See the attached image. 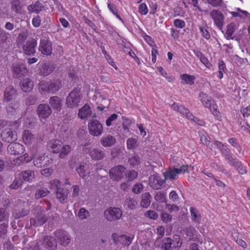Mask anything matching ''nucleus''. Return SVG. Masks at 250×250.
<instances>
[{
    "instance_id": "bb28decb",
    "label": "nucleus",
    "mask_w": 250,
    "mask_h": 250,
    "mask_svg": "<svg viewBox=\"0 0 250 250\" xmlns=\"http://www.w3.org/2000/svg\"><path fill=\"white\" fill-rule=\"evenodd\" d=\"M42 245L47 249L54 250L57 244L54 238L51 236H45L43 239Z\"/></svg>"
},
{
    "instance_id": "6ab92c4d",
    "label": "nucleus",
    "mask_w": 250,
    "mask_h": 250,
    "mask_svg": "<svg viewBox=\"0 0 250 250\" xmlns=\"http://www.w3.org/2000/svg\"><path fill=\"white\" fill-rule=\"evenodd\" d=\"M165 182V179L163 180L160 179V177L157 173L151 175L149 177V184L154 189H158L160 188Z\"/></svg>"
},
{
    "instance_id": "b1692460",
    "label": "nucleus",
    "mask_w": 250,
    "mask_h": 250,
    "mask_svg": "<svg viewBox=\"0 0 250 250\" xmlns=\"http://www.w3.org/2000/svg\"><path fill=\"white\" fill-rule=\"evenodd\" d=\"M21 104L18 101L9 103L6 106V111L9 115H14L19 113L20 110Z\"/></svg>"
},
{
    "instance_id": "ddd939ff",
    "label": "nucleus",
    "mask_w": 250,
    "mask_h": 250,
    "mask_svg": "<svg viewBox=\"0 0 250 250\" xmlns=\"http://www.w3.org/2000/svg\"><path fill=\"white\" fill-rule=\"evenodd\" d=\"M210 16L213 19L216 26L220 30H222L225 19L223 14L219 10H213L210 13Z\"/></svg>"
},
{
    "instance_id": "f03ea898",
    "label": "nucleus",
    "mask_w": 250,
    "mask_h": 250,
    "mask_svg": "<svg viewBox=\"0 0 250 250\" xmlns=\"http://www.w3.org/2000/svg\"><path fill=\"white\" fill-rule=\"evenodd\" d=\"M62 86V82L59 78L53 79L49 81H42L38 84L39 90L42 94L46 93L55 94Z\"/></svg>"
},
{
    "instance_id": "49530a36",
    "label": "nucleus",
    "mask_w": 250,
    "mask_h": 250,
    "mask_svg": "<svg viewBox=\"0 0 250 250\" xmlns=\"http://www.w3.org/2000/svg\"><path fill=\"white\" fill-rule=\"evenodd\" d=\"M128 163L131 168H135L141 163L140 158L137 155H135L128 159Z\"/></svg>"
},
{
    "instance_id": "2eb2a0df",
    "label": "nucleus",
    "mask_w": 250,
    "mask_h": 250,
    "mask_svg": "<svg viewBox=\"0 0 250 250\" xmlns=\"http://www.w3.org/2000/svg\"><path fill=\"white\" fill-rule=\"evenodd\" d=\"M54 235L60 245L65 247L70 243V239L68 236L66 231L58 229L54 231Z\"/></svg>"
},
{
    "instance_id": "e2e57ef3",
    "label": "nucleus",
    "mask_w": 250,
    "mask_h": 250,
    "mask_svg": "<svg viewBox=\"0 0 250 250\" xmlns=\"http://www.w3.org/2000/svg\"><path fill=\"white\" fill-rule=\"evenodd\" d=\"M61 188V183L59 180L54 179L50 182V188L55 190L56 192Z\"/></svg>"
},
{
    "instance_id": "7c9ffc66",
    "label": "nucleus",
    "mask_w": 250,
    "mask_h": 250,
    "mask_svg": "<svg viewBox=\"0 0 250 250\" xmlns=\"http://www.w3.org/2000/svg\"><path fill=\"white\" fill-rule=\"evenodd\" d=\"M44 6L39 0L36 1L34 3H32L27 6V10L30 13L39 14L44 8Z\"/></svg>"
},
{
    "instance_id": "09e8293b",
    "label": "nucleus",
    "mask_w": 250,
    "mask_h": 250,
    "mask_svg": "<svg viewBox=\"0 0 250 250\" xmlns=\"http://www.w3.org/2000/svg\"><path fill=\"white\" fill-rule=\"evenodd\" d=\"M235 24L233 22H231L227 26L226 31V39L227 40L233 39L234 37H232V35L235 30Z\"/></svg>"
},
{
    "instance_id": "f704fd0d",
    "label": "nucleus",
    "mask_w": 250,
    "mask_h": 250,
    "mask_svg": "<svg viewBox=\"0 0 250 250\" xmlns=\"http://www.w3.org/2000/svg\"><path fill=\"white\" fill-rule=\"evenodd\" d=\"M175 169L172 167H169V168L166 172H163V176L165 182L167 180L173 181L178 178V176L177 175Z\"/></svg>"
},
{
    "instance_id": "a211bd4d",
    "label": "nucleus",
    "mask_w": 250,
    "mask_h": 250,
    "mask_svg": "<svg viewBox=\"0 0 250 250\" xmlns=\"http://www.w3.org/2000/svg\"><path fill=\"white\" fill-rule=\"evenodd\" d=\"M23 0H11L10 1L11 10L15 15L23 14Z\"/></svg>"
},
{
    "instance_id": "864d4df0",
    "label": "nucleus",
    "mask_w": 250,
    "mask_h": 250,
    "mask_svg": "<svg viewBox=\"0 0 250 250\" xmlns=\"http://www.w3.org/2000/svg\"><path fill=\"white\" fill-rule=\"evenodd\" d=\"M218 73L219 75L218 77L221 79L223 77V72L225 73L227 70V68L225 62L222 60H219L218 63Z\"/></svg>"
},
{
    "instance_id": "c03bdc74",
    "label": "nucleus",
    "mask_w": 250,
    "mask_h": 250,
    "mask_svg": "<svg viewBox=\"0 0 250 250\" xmlns=\"http://www.w3.org/2000/svg\"><path fill=\"white\" fill-rule=\"evenodd\" d=\"M86 167L87 165L86 163H81L76 169L79 176L83 179H85L87 177L85 172Z\"/></svg>"
},
{
    "instance_id": "603ef678",
    "label": "nucleus",
    "mask_w": 250,
    "mask_h": 250,
    "mask_svg": "<svg viewBox=\"0 0 250 250\" xmlns=\"http://www.w3.org/2000/svg\"><path fill=\"white\" fill-rule=\"evenodd\" d=\"M171 107L174 110L178 111L182 115H184V113H186V112H188V108H186L183 105H179L178 104L176 103H174L171 105Z\"/></svg>"
},
{
    "instance_id": "13d9d810",
    "label": "nucleus",
    "mask_w": 250,
    "mask_h": 250,
    "mask_svg": "<svg viewBox=\"0 0 250 250\" xmlns=\"http://www.w3.org/2000/svg\"><path fill=\"white\" fill-rule=\"evenodd\" d=\"M78 216L81 220H84L90 216V213L84 208H81L78 212Z\"/></svg>"
},
{
    "instance_id": "79ce46f5",
    "label": "nucleus",
    "mask_w": 250,
    "mask_h": 250,
    "mask_svg": "<svg viewBox=\"0 0 250 250\" xmlns=\"http://www.w3.org/2000/svg\"><path fill=\"white\" fill-rule=\"evenodd\" d=\"M125 178L127 182H132L136 179L138 175L137 171L134 170L128 169L125 171Z\"/></svg>"
},
{
    "instance_id": "e433bc0d",
    "label": "nucleus",
    "mask_w": 250,
    "mask_h": 250,
    "mask_svg": "<svg viewBox=\"0 0 250 250\" xmlns=\"http://www.w3.org/2000/svg\"><path fill=\"white\" fill-rule=\"evenodd\" d=\"M151 196L149 192H145L142 195L140 206L144 208H147L151 202Z\"/></svg>"
},
{
    "instance_id": "6e6d98bb",
    "label": "nucleus",
    "mask_w": 250,
    "mask_h": 250,
    "mask_svg": "<svg viewBox=\"0 0 250 250\" xmlns=\"http://www.w3.org/2000/svg\"><path fill=\"white\" fill-rule=\"evenodd\" d=\"M45 159L46 158L44 155L39 156L37 159L33 161L34 166L38 167H43Z\"/></svg>"
},
{
    "instance_id": "a19ab883",
    "label": "nucleus",
    "mask_w": 250,
    "mask_h": 250,
    "mask_svg": "<svg viewBox=\"0 0 250 250\" xmlns=\"http://www.w3.org/2000/svg\"><path fill=\"white\" fill-rule=\"evenodd\" d=\"M139 143L137 137H130L126 140V146L128 150L136 149L139 146Z\"/></svg>"
},
{
    "instance_id": "7ed1b4c3",
    "label": "nucleus",
    "mask_w": 250,
    "mask_h": 250,
    "mask_svg": "<svg viewBox=\"0 0 250 250\" xmlns=\"http://www.w3.org/2000/svg\"><path fill=\"white\" fill-rule=\"evenodd\" d=\"M81 90V86L78 85L68 94L65 99V105L67 108L75 110L80 105L83 98Z\"/></svg>"
},
{
    "instance_id": "2f4dec72",
    "label": "nucleus",
    "mask_w": 250,
    "mask_h": 250,
    "mask_svg": "<svg viewBox=\"0 0 250 250\" xmlns=\"http://www.w3.org/2000/svg\"><path fill=\"white\" fill-rule=\"evenodd\" d=\"M18 175L22 179V182L26 181L31 182L35 178L34 171L30 170L22 171L18 174Z\"/></svg>"
},
{
    "instance_id": "6e6552de",
    "label": "nucleus",
    "mask_w": 250,
    "mask_h": 250,
    "mask_svg": "<svg viewBox=\"0 0 250 250\" xmlns=\"http://www.w3.org/2000/svg\"><path fill=\"white\" fill-rule=\"evenodd\" d=\"M88 129L90 135L93 136H99L103 132L102 124L98 120L92 119L88 124Z\"/></svg>"
},
{
    "instance_id": "c9c22d12",
    "label": "nucleus",
    "mask_w": 250,
    "mask_h": 250,
    "mask_svg": "<svg viewBox=\"0 0 250 250\" xmlns=\"http://www.w3.org/2000/svg\"><path fill=\"white\" fill-rule=\"evenodd\" d=\"M138 205V202L136 198L134 197H126L125 200L124 206L127 207V209L129 210H134Z\"/></svg>"
},
{
    "instance_id": "a878e982",
    "label": "nucleus",
    "mask_w": 250,
    "mask_h": 250,
    "mask_svg": "<svg viewBox=\"0 0 250 250\" xmlns=\"http://www.w3.org/2000/svg\"><path fill=\"white\" fill-rule=\"evenodd\" d=\"M182 231L186 235L185 238L188 239L189 241L194 240L196 237L197 230L191 225L188 227L184 228Z\"/></svg>"
},
{
    "instance_id": "c85d7f7f",
    "label": "nucleus",
    "mask_w": 250,
    "mask_h": 250,
    "mask_svg": "<svg viewBox=\"0 0 250 250\" xmlns=\"http://www.w3.org/2000/svg\"><path fill=\"white\" fill-rule=\"evenodd\" d=\"M92 115V111L90 106L85 104L79 110L78 117L81 119H84Z\"/></svg>"
},
{
    "instance_id": "412c9836",
    "label": "nucleus",
    "mask_w": 250,
    "mask_h": 250,
    "mask_svg": "<svg viewBox=\"0 0 250 250\" xmlns=\"http://www.w3.org/2000/svg\"><path fill=\"white\" fill-rule=\"evenodd\" d=\"M47 220L46 215L41 211L37 212L34 218L30 219V225L34 227H39L43 225Z\"/></svg>"
},
{
    "instance_id": "0e129e2a",
    "label": "nucleus",
    "mask_w": 250,
    "mask_h": 250,
    "mask_svg": "<svg viewBox=\"0 0 250 250\" xmlns=\"http://www.w3.org/2000/svg\"><path fill=\"white\" fill-rule=\"evenodd\" d=\"M144 188V186L142 183H137L134 185L132 189V191L135 194L140 193Z\"/></svg>"
},
{
    "instance_id": "423d86ee",
    "label": "nucleus",
    "mask_w": 250,
    "mask_h": 250,
    "mask_svg": "<svg viewBox=\"0 0 250 250\" xmlns=\"http://www.w3.org/2000/svg\"><path fill=\"white\" fill-rule=\"evenodd\" d=\"M123 215V212L119 208L110 207L106 209L104 213V218L109 222L119 220Z\"/></svg>"
},
{
    "instance_id": "473e14b6",
    "label": "nucleus",
    "mask_w": 250,
    "mask_h": 250,
    "mask_svg": "<svg viewBox=\"0 0 250 250\" xmlns=\"http://www.w3.org/2000/svg\"><path fill=\"white\" fill-rule=\"evenodd\" d=\"M56 198L60 200V201L64 204L67 201V195L68 193V190L66 188H59L56 192Z\"/></svg>"
},
{
    "instance_id": "5701e85b",
    "label": "nucleus",
    "mask_w": 250,
    "mask_h": 250,
    "mask_svg": "<svg viewBox=\"0 0 250 250\" xmlns=\"http://www.w3.org/2000/svg\"><path fill=\"white\" fill-rule=\"evenodd\" d=\"M16 89L12 85L6 87L4 92L3 102H8L13 100L17 96Z\"/></svg>"
},
{
    "instance_id": "774afa93",
    "label": "nucleus",
    "mask_w": 250,
    "mask_h": 250,
    "mask_svg": "<svg viewBox=\"0 0 250 250\" xmlns=\"http://www.w3.org/2000/svg\"><path fill=\"white\" fill-rule=\"evenodd\" d=\"M83 20L84 22L88 25L91 28H92V29L96 32H98L97 30V27L95 25L94 23L92 21H90L89 19H88L87 17L85 16H84L83 17Z\"/></svg>"
},
{
    "instance_id": "ea45409f",
    "label": "nucleus",
    "mask_w": 250,
    "mask_h": 250,
    "mask_svg": "<svg viewBox=\"0 0 250 250\" xmlns=\"http://www.w3.org/2000/svg\"><path fill=\"white\" fill-rule=\"evenodd\" d=\"M35 139V135L29 130H25L23 132L22 140L25 144H31Z\"/></svg>"
},
{
    "instance_id": "4d7b16f0",
    "label": "nucleus",
    "mask_w": 250,
    "mask_h": 250,
    "mask_svg": "<svg viewBox=\"0 0 250 250\" xmlns=\"http://www.w3.org/2000/svg\"><path fill=\"white\" fill-rule=\"evenodd\" d=\"M132 238L126 235H122L118 238V241L121 242L123 245L128 246L131 243Z\"/></svg>"
},
{
    "instance_id": "393cba45",
    "label": "nucleus",
    "mask_w": 250,
    "mask_h": 250,
    "mask_svg": "<svg viewBox=\"0 0 250 250\" xmlns=\"http://www.w3.org/2000/svg\"><path fill=\"white\" fill-rule=\"evenodd\" d=\"M54 65L49 62L42 63L40 68V74L43 76H47L50 74L54 70Z\"/></svg>"
},
{
    "instance_id": "9d476101",
    "label": "nucleus",
    "mask_w": 250,
    "mask_h": 250,
    "mask_svg": "<svg viewBox=\"0 0 250 250\" xmlns=\"http://www.w3.org/2000/svg\"><path fill=\"white\" fill-rule=\"evenodd\" d=\"M126 168L122 165H118L112 167L109 171V176L111 179L118 181L123 178V173Z\"/></svg>"
},
{
    "instance_id": "72a5a7b5",
    "label": "nucleus",
    "mask_w": 250,
    "mask_h": 250,
    "mask_svg": "<svg viewBox=\"0 0 250 250\" xmlns=\"http://www.w3.org/2000/svg\"><path fill=\"white\" fill-rule=\"evenodd\" d=\"M180 78L181 80V83L183 84H188L191 85L194 83L195 77L188 74L180 75Z\"/></svg>"
},
{
    "instance_id": "20e7f679",
    "label": "nucleus",
    "mask_w": 250,
    "mask_h": 250,
    "mask_svg": "<svg viewBox=\"0 0 250 250\" xmlns=\"http://www.w3.org/2000/svg\"><path fill=\"white\" fill-rule=\"evenodd\" d=\"M19 125L17 121L10 123V126L13 128L7 127L2 130L0 134L2 140L10 144L15 142L18 139L17 133L15 130L19 128Z\"/></svg>"
},
{
    "instance_id": "69168bd1",
    "label": "nucleus",
    "mask_w": 250,
    "mask_h": 250,
    "mask_svg": "<svg viewBox=\"0 0 250 250\" xmlns=\"http://www.w3.org/2000/svg\"><path fill=\"white\" fill-rule=\"evenodd\" d=\"M9 214L4 208H0V222L6 221L8 219Z\"/></svg>"
},
{
    "instance_id": "338daca9",
    "label": "nucleus",
    "mask_w": 250,
    "mask_h": 250,
    "mask_svg": "<svg viewBox=\"0 0 250 250\" xmlns=\"http://www.w3.org/2000/svg\"><path fill=\"white\" fill-rule=\"evenodd\" d=\"M212 144H213V149L217 148L220 151H221L224 146L225 147L226 145V143H223L217 140H214Z\"/></svg>"
},
{
    "instance_id": "bf43d9fd",
    "label": "nucleus",
    "mask_w": 250,
    "mask_h": 250,
    "mask_svg": "<svg viewBox=\"0 0 250 250\" xmlns=\"http://www.w3.org/2000/svg\"><path fill=\"white\" fill-rule=\"evenodd\" d=\"M154 199L161 203L166 202V195L164 193L162 192H157L154 196Z\"/></svg>"
},
{
    "instance_id": "39448f33",
    "label": "nucleus",
    "mask_w": 250,
    "mask_h": 250,
    "mask_svg": "<svg viewBox=\"0 0 250 250\" xmlns=\"http://www.w3.org/2000/svg\"><path fill=\"white\" fill-rule=\"evenodd\" d=\"M199 97L200 101L205 107L208 108L214 116H218L219 112L217 110L218 106L211 96L201 92L199 93Z\"/></svg>"
},
{
    "instance_id": "9b49d317",
    "label": "nucleus",
    "mask_w": 250,
    "mask_h": 250,
    "mask_svg": "<svg viewBox=\"0 0 250 250\" xmlns=\"http://www.w3.org/2000/svg\"><path fill=\"white\" fill-rule=\"evenodd\" d=\"M38 49L43 55L50 56L52 53V43L45 38L41 39Z\"/></svg>"
},
{
    "instance_id": "8fccbe9b",
    "label": "nucleus",
    "mask_w": 250,
    "mask_h": 250,
    "mask_svg": "<svg viewBox=\"0 0 250 250\" xmlns=\"http://www.w3.org/2000/svg\"><path fill=\"white\" fill-rule=\"evenodd\" d=\"M71 151V147L69 145L62 146L59 157L61 159L65 158Z\"/></svg>"
},
{
    "instance_id": "4468645a",
    "label": "nucleus",
    "mask_w": 250,
    "mask_h": 250,
    "mask_svg": "<svg viewBox=\"0 0 250 250\" xmlns=\"http://www.w3.org/2000/svg\"><path fill=\"white\" fill-rule=\"evenodd\" d=\"M87 149L88 150L87 153H88L92 160H101L104 159L106 156L105 150L104 149H102L99 148L91 149L87 148Z\"/></svg>"
},
{
    "instance_id": "37998d69",
    "label": "nucleus",
    "mask_w": 250,
    "mask_h": 250,
    "mask_svg": "<svg viewBox=\"0 0 250 250\" xmlns=\"http://www.w3.org/2000/svg\"><path fill=\"white\" fill-rule=\"evenodd\" d=\"M32 159L33 158L31 155H30L27 153H25L16 158L15 161L16 163L20 165L23 163H28L30 162Z\"/></svg>"
},
{
    "instance_id": "4be33fe9",
    "label": "nucleus",
    "mask_w": 250,
    "mask_h": 250,
    "mask_svg": "<svg viewBox=\"0 0 250 250\" xmlns=\"http://www.w3.org/2000/svg\"><path fill=\"white\" fill-rule=\"evenodd\" d=\"M62 142L58 139H53L50 141L47 145L48 150L53 153H59L61 151Z\"/></svg>"
},
{
    "instance_id": "052dcab7",
    "label": "nucleus",
    "mask_w": 250,
    "mask_h": 250,
    "mask_svg": "<svg viewBox=\"0 0 250 250\" xmlns=\"http://www.w3.org/2000/svg\"><path fill=\"white\" fill-rule=\"evenodd\" d=\"M9 34L4 30H0V43L4 44L9 38Z\"/></svg>"
},
{
    "instance_id": "4c0bfd02",
    "label": "nucleus",
    "mask_w": 250,
    "mask_h": 250,
    "mask_svg": "<svg viewBox=\"0 0 250 250\" xmlns=\"http://www.w3.org/2000/svg\"><path fill=\"white\" fill-rule=\"evenodd\" d=\"M222 156L224 157L226 160L228 161L229 163L233 160L236 157L232 153L230 149L227 147V144L220 151Z\"/></svg>"
},
{
    "instance_id": "a18cd8bd",
    "label": "nucleus",
    "mask_w": 250,
    "mask_h": 250,
    "mask_svg": "<svg viewBox=\"0 0 250 250\" xmlns=\"http://www.w3.org/2000/svg\"><path fill=\"white\" fill-rule=\"evenodd\" d=\"M49 191L45 188H41L36 190L35 194V198L39 199L46 196L49 193Z\"/></svg>"
},
{
    "instance_id": "f3484780",
    "label": "nucleus",
    "mask_w": 250,
    "mask_h": 250,
    "mask_svg": "<svg viewBox=\"0 0 250 250\" xmlns=\"http://www.w3.org/2000/svg\"><path fill=\"white\" fill-rule=\"evenodd\" d=\"M101 145L104 147H109L113 146L117 143L115 136L110 134L104 135L100 140Z\"/></svg>"
},
{
    "instance_id": "c756f323",
    "label": "nucleus",
    "mask_w": 250,
    "mask_h": 250,
    "mask_svg": "<svg viewBox=\"0 0 250 250\" xmlns=\"http://www.w3.org/2000/svg\"><path fill=\"white\" fill-rule=\"evenodd\" d=\"M229 164L234 167L240 174H245L247 173L246 167L244 166L241 162L238 160L236 157L234 158Z\"/></svg>"
},
{
    "instance_id": "dca6fc26",
    "label": "nucleus",
    "mask_w": 250,
    "mask_h": 250,
    "mask_svg": "<svg viewBox=\"0 0 250 250\" xmlns=\"http://www.w3.org/2000/svg\"><path fill=\"white\" fill-rule=\"evenodd\" d=\"M37 42L36 40L32 38L28 40L25 44L23 45V53L26 55H34L36 52L35 47L37 46Z\"/></svg>"
},
{
    "instance_id": "cd10ccee",
    "label": "nucleus",
    "mask_w": 250,
    "mask_h": 250,
    "mask_svg": "<svg viewBox=\"0 0 250 250\" xmlns=\"http://www.w3.org/2000/svg\"><path fill=\"white\" fill-rule=\"evenodd\" d=\"M20 85L21 90L24 92L31 91L34 86L33 82L29 78L23 79L20 82Z\"/></svg>"
},
{
    "instance_id": "1a4fd4ad",
    "label": "nucleus",
    "mask_w": 250,
    "mask_h": 250,
    "mask_svg": "<svg viewBox=\"0 0 250 250\" xmlns=\"http://www.w3.org/2000/svg\"><path fill=\"white\" fill-rule=\"evenodd\" d=\"M11 69L14 78H18L22 76H25L28 73V70L26 66L22 63H13Z\"/></svg>"
},
{
    "instance_id": "680f3d73",
    "label": "nucleus",
    "mask_w": 250,
    "mask_h": 250,
    "mask_svg": "<svg viewBox=\"0 0 250 250\" xmlns=\"http://www.w3.org/2000/svg\"><path fill=\"white\" fill-rule=\"evenodd\" d=\"M118 117V115L117 114L114 113L111 114L105 121L106 126H110L113 125Z\"/></svg>"
},
{
    "instance_id": "f257e3e1",
    "label": "nucleus",
    "mask_w": 250,
    "mask_h": 250,
    "mask_svg": "<svg viewBox=\"0 0 250 250\" xmlns=\"http://www.w3.org/2000/svg\"><path fill=\"white\" fill-rule=\"evenodd\" d=\"M183 244V240L178 234H174L172 237H166L162 239L156 238L154 246L161 250H179Z\"/></svg>"
},
{
    "instance_id": "0eeeda50",
    "label": "nucleus",
    "mask_w": 250,
    "mask_h": 250,
    "mask_svg": "<svg viewBox=\"0 0 250 250\" xmlns=\"http://www.w3.org/2000/svg\"><path fill=\"white\" fill-rule=\"evenodd\" d=\"M52 109L48 104H40L36 109V113L39 119L46 120L51 115Z\"/></svg>"
},
{
    "instance_id": "f8f14e48",
    "label": "nucleus",
    "mask_w": 250,
    "mask_h": 250,
    "mask_svg": "<svg viewBox=\"0 0 250 250\" xmlns=\"http://www.w3.org/2000/svg\"><path fill=\"white\" fill-rule=\"evenodd\" d=\"M7 152L11 155H20L25 151V147L19 143L12 142L7 147Z\"/></svg>"
},
{
    "instance_id": "3c124183",
    "label": "nucleus",
    "mask_w": 250,
    "mask_h": 250,
    "mask_svg": "<svg viewBox=\"0 0 250 250\" xmlns=\"http://www.w3.org/2000/svg\"><path fill=\"white\" fill-rule=\"evenodd\" d=\"M29 213V210L25 208H21L18 210H15L14 217L15 219H20L27 215Z\"/></svg>"
},
{
    "instance_id": "de8ad7c7",
    "label": "nucleus",
    "mask_w": 250,
    "mask_h": 250,
    "mask_svg": "<svg viewBox=\"0 0 250 250\" xmlns=\"http://www.w3.org/2000/svg\"><path fill=\"white\" fill-rule=\"evenodd\" d=\"M22 179L17 174L15 176L13 181L9 188L11 189H17L22 186Z\"/></svg>"
},
{
    "instance_id": "5fc2aeb1",
    "label": "nucleus",
    "mask_w": 250,
    "mask_h": 250,
    "mask_svg": "<svg viewBox=\"0 0 250 250\" xmlns=\"http://www.w3.org/2000/svg\"><path fill=\"white\" fill-rule=\"evenodd\" d=\"M37 102V97L34 95H30L26 98L25 104L27 106H30L36 104Z\"/></svg>"
},
{
    "instance_id": "aec40b11",
    "label": "nucleus",
    "mask_w": 250,
    "mask_h": 250,
    "mask_svg": "<svg viewBox=\"0 0 250 250\" xmlns=\"http://www.w3.org/2000/svg\"><path fill=\"white\" fill-rule=\"evenodd\" d=\"M49 105L54 110L59 112L62 109V100L61 97L53 96L51 97L49 99Z\"/></svg>"
},
{
    "instance_id": "58836bf2",
    "label": "nucleus",
    "mask_w": 250,
    "mask_h": 250,
    "mask_svg": "<svg viewBox=\"0 0 250 250\" xmlns=\"http://www.w3.org/2000/svg\"><path fill=\"white\" fill-rule=\"evenodd\" d=\"M190 212L191 213V220L195 223L200 224L202 216L200 212L194 207L190 208Z\"/></svg>"
}]
</instances>
